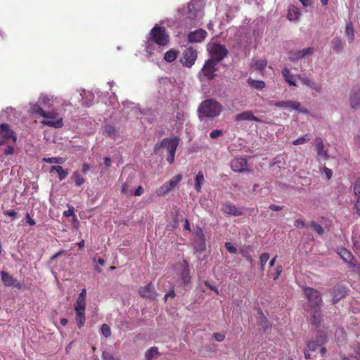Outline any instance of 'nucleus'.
<instances>
[{
  "mask_svg": "<svg viewBox=\"0 0 360 360\" xmlns=\"http://www.w3.org/2000/svg\"><path fill=\"white\" fill-rule=\"evenodd\" d=\"M169 42V36L164 27L155 25L150 30L146 44V51L151 53L154 50V44L159 46H166Z\"/></svg>",
  "mask_w": 360,
  "mask_h": 360,
  "instance_id": "1",
  "label": "nucleus"
},
{
  "mask_svg": "<svg viewBox=\"0 0 360 360\" xmlns=\"http://www.w3.org/2000/svg\"><path fill=\"white\" fill-rule=\"evenodd\" d=\"M223 110L222 105L214 99H206L201 102L198 108L200 120L218 117Z\"/></svg>",
  "mask_w": 360,
  "mask_h": 360,
  "instance_id": "2",
  "label": "nucleus"
},
{
  "mask_svg": "<svg viewBox=\"0 0 360 360\" xmlns=\"http://www.w3.org/2000/svg\"><path fill=\"white\" fill-rule=\"evenodd\" d=\"M180 138L179 136H174L172 138H165L162 139L160 145L156 144L154 147L155 153H157L158 150L162 147L167 150L168 155L166 159L167 162L172 165L174 162V157L176 151V148L180 143Z\"/></svg>",
  "mask_w": 360,
  "mask_h": 360,
  "instance_id": "3",
  "label": "nucleus"
},
{
  "mask_svg": "<svg viewBox=\"0 0 360 360\" xmlns=\"http://www.w3.org/2000/svg\"><path fill=\"white\" fill-rule=\"evenodd\" d=\"M304 295L308 302L306 309L321 307L323 300L321 292L319 290L310 287H306L304 288Z\"/></svg>",
  "mask_w": 360,
  "mask_h": 360,
  "instance_id": "4",
  "label": "nucleus"
},
{
  "mask_svg": "<svg viewBox=\"0 0 360 360\" xmlns=\"http://www.w3.org/2000/svg\"><path fill=\"white\" fill-rule=\"evenodd\" d=\"M42 117L46 119L41 122L44 125L55 128H61L63 126V118L59 117V113L56 110L45 111Z\"/></svg>",
  "mask_w": 360,
  "mask_h": 360,
  "instance_id": "5",
  "label": "nucleus"
},
{
  "mask_svg": "<svg viewBox=\"0 0 360 360\" xmlns=\"http://www.w3.org/2000/svg\"><path fill=\"white\" fill-rule=\"evenodd\" d=\"M198 53L197 49L192 46L185 49L180 58V63L184 67L191 68L197 60Z\"/></svg>",
  "mask_w": 360,
  "mask_h": 360,
  "instance_id": "6",
  "label": "nucleus"
},
{
  "mask_svg": "<svg viewBox=\"0 0 360 360\" xmlns=\"http://www.w3.org/2000/svg\"><path fill=\"white\" fill-rule=\"evenodd\" d=\"M210 53L212 57L210 60H213L214 63H218L227 56L229 51L225 46L214 43L210 47Z\"/></svg>",
  "mask_w": 360,
  "mask_h": 360,
  "instance_id": "7",
  "label": "nucleus"
},
{
  "mask_svg": "<svg viewBox=\"0 0 360 360\" xmlns=\"http://www.w3.org/2000/svg\"><path fill=\"white\" fill-rule=\"evenodd\" d=\"M183 176L179 174L174 176L169 181L165 182L160 188L156 190V194L158 196H163L169 191H172L182 180Z\"/></svg>",
  "mask_w": 360,
  "mask_h": 360,
  "instance_id": "8",
  "label": "nucleus"
},
{
  "mask_svg": "<svg viewBox=\"0 0 360 360\" xmlns=\"http://www.w3.org/2000/svg\"><path fill=\"white\" fill-rule=\"evenodd\" d=\"M0 135L2 137V139L0 141V146L8 143L10 140H12L13 143L16 141V137L8 124H1L0 125Z\"/></svg>",
  "mask_w": 360,
  "mask_h": 360,
  "instance_id": "9",
  "label": "nucleus"
},
{
  "mask_svg": "<svg viewBox=\"0 0 360 360\" xmlns=\"http://www.w3.org/2000/svg\"><path fill=\"white\" fill-rule=\"evenodd\" d=\"M273 105L278 108L293 109L300 112L307 113L308 112L307 109L301 106L298 101H276Z\"/></svg>",
  "mask_w": 360,
  "mask_h": 360,
  "instance_id": "10",
  "label": "nucleus"
},
{
  "mask_svg": "<svg viewBox=\"0 0 360 360\" xmlns=\"http://www.w3.org/2000/svg\"><path fill=\"white\" fill-rule=\"evenodd\" d=\"M217 63L213 60H207L203 65L201 72L207 80H212L216 76L215 72L217 70Z\"/></svg>",
  "mask_w": 360,
  "mask_h": 360,
  "instance_id": "11",
  "label": "nucleus"
},
{
  "mask_svg": "<svg viewBox=\"0 0 360 360\" xmlns=\"http://www.w3.org/2000/svg\"><path fill=\"white\" fill-rule=\"evenodd\" d=\"M50 101L51 99L48 96H41L39 98L38 103H36L33 105V112L36 114H38L39 116L42 117L46 111L44 108H50Z\"/></svg>",
  "mask_w": 360,
  "mask_h": 360,
  "instance_id": "12",
  "label": "nucleus"
},
{
  "mask_svg": "<svg viewBox=\"0 0 360 360\" xmlns=\"http://www.w3.org/2000/svg\"><path fill=\"white\" fill-rule=\"evenodd\" d=\"M197 239L193 242V248L197 252H203L206 249L205 236L202 229L198 228L195 232Z\"/></svg>",
  "mask_w": 360,
  "mask_h": 360,
  "instance_id": "13",
  "label": "nucleus"
},
{
  "mask_svg": "<svg viewBox=\"0 0 360 360\" xmlns=\"http://www.w3.org/2000/svg\"><path fill=\"white\" fill-rule=\"evenodd\" d=\"M221 210L225 214H229L234 217H238L243 214V211L229 201L222 204Z\"/></svg>",
  "mask_w": 360,
  "mask_h": 360,
  "instance_id": "14",
  "label": "nucleus"
},
{
  "mask_svg": "<svg viewBox=\"0 0 360 360\" xmlns=\"http://www.w3.org/2000/svg\"><path fill=\"white\" fill-rule=\"evenodd\" d=\"M207 35V33L205 30L198 29L188 33V41L190 43H200L206 38Z\"/></svg>",
  "mask_w": 360,
  "mask_h": 360,
  "instance_id": "15",
  "label": "nucleus"
},
{
  "mask_svg": "<svg viewBox=\"0 0 360 360\" xmlns=\"http://www.w3.org/2000/svg\"><path fill=\"white\" fill-rule=\"evenodd\" d=\"M314 145L316 147L318 158L328 160L329 158L328 150L325 148L322 139L320 137H316L314 139Z\"/></svg>",
  "mask_w": 360,
  "mask_h": 360,
  "instance_id": "16",
  "label": "nucleus"
},
{
  "mask_svg": "<svg viewBox=\"0 0 360 360\" xmlns=\"http://www.w3.org/2000/svg\"><path fill=\"white\" fill-rule=\"evenodd\" d=\"M231 167L234 172H243L248 171V162L245 158H236L231 162Z\"/></svg>",
  "mask_w": 360,
  "mask_h": 360,
  "instance_id": "17",
  "label": "nucleus"
},
{
  "mask_svg": "<svg viewBox=\"0 0 360 360\" xmlns=\"http://www.w3.org/2000/svg\"><path fill=\"white\" fill-rule=\"evenodd\" d=\"M338 255L342 260L347 263L349 268H354L356 266V263L352 254L346 248H340L338 251Z\"/></svg>",
  "mask_w": 360,
  "mask_h": 360,
  "instance_id": "18",
  "label": "nucleus"
},
{
  "mask_svg": "<svg viewBox=\"0 0 360 360\" xmlns=\"http://www.w3.org/2000/svg\"><path fill=\"white\" fill-rule=\"evenodd\" d=\"M139 294L141 297L155 300L157 294L153 285L150 283L146 286L141 287L139 290Z\"/></svg>",
  "mask_w": 360,
  "mask_h": 360,
  "instance_id": "19",
  "label": "nucleus"
},
{
  "mask_svg": "<svg viewBox=\"0 0 360 360\" xmlns=\"http://www.w3.org/2000/svg\"><path fill=\"white\" fill-rule=\"evenodd\" d=\"M1 281L5 286H13L18 289L21 288V284L15 278H14L13 276L8 274L7 272L1 271Z\"/></svg>",
  "mask_w": 360,
  "mask_h": 360,
  "instance_id": "20",
  "label": "nucleus"
},
{
  "mask_svg": "<svg viewBox=\"0 0 360 360\" xmlns=\"http://www.w3.org/2000/svg\"><path fill=\"white\" fill-rule=\"evenodd\" d=\"M333 295V303H338L341 299L346 295V288L342 285H336L331 290Z\"/></svg>",
  "mask_w": 360,
  "mask_h": 360,
  "instance_id": "21",
  "label": "nucleus"
},
{
  "mask_svg": "<svg viewBox=\"0 0 360 360\" xmlns=\"http://www.w3.org/2000/svg\"><path fill=\"white\" fill-rule=\"evenodd\" d=\"M183 269L181 272L180 280L184 285H188L191 282V276L190 275V268L187 260L184 259L182 262Z\"/></svg>",
  "mask_w": 360,
  "mask_h": 360,
  "instance_id": "22",
  "label": "nucleus"
},
{
  "mask_svg": "<svg viewBox=\"0 0 360 360\" xmlns=\"http://www.w3.org/2000/svg\"><path fill=\"white\" fill-rule=\"evenodd\" d=\"M308 312L310 313L311 318V324L315 326L316 327L320 326L322 322L323 314L321 310V307H317L316 309H306Z\"/></svg>",
  "mask_w": 360,
  "mask_h": 360,
  "instance_id": "23",
  "label": "nucleus"
},
{
  "mask_svg": "<svg viewBox=\"0 0 360 360\" xmlns=\"http://www.w3.org/2000/svg\"><path fill=\"white\" fill-rule=\"evenodd\" d=\"M235 120L236 122H240L243 120H250V121H254L257 122H262V121L258 118L257 117L255 116L253 114V112L251 110H245L240 113L237 114L235 116Z\"/></svg>",
  "mask_w": 360,
  "mask_h": 360,
  "instance_id": "24",
  "label": "nucleus"
},
{
  "mask_svg": "<svg viewBox=\"0 0 360 360\" xmlns=\"http://www.w3.org/2000/svg\"><path fill=\"white\" fill-rule=\"evenodd\" d=\"M349 105L354 110L360 108V87L354 89L350 94Z\"/></svg>",
  "mask_w": 360,
  "mask_h": 360,
  "instance_id": "25",
  "label": "nucleus"
},
{
  "mask_svg": "<svg viewBox=\"0 0 360 360\" xmlns=\"http://www.w3.org/2000/svg\"><path fill=\"white\" fill-rule=\"evenodd\" d=\"M187 8L188 15V18H190L193 22V20H195L198 17V13L200 11V5L197 1L192 0L188 3Z\"/></svg>",
  "mask_w": 360,
  "mask_h": 360,
  "instance_id": "26",
  "label": "nucleus"
},
{
  "mask_svg": "<svg viewBox=\"0 0 360 360\" xmlns=\"http://www.w3.org/2000/svg\"><path fill=\"white\" fill-rule=\"evenodd\" d=\"M103 135L115 141L120 136V133L118 128L111 124H107L104 127Z\"/></svg>",
  "mask_w": 360,
  "mask_h": 360,
  "instance_id": "27",
  "label": "nucleus"
},
{
  "mask_svg": "<svg viewBox=\"0 0 360 360\" xmlns=\"http://www.w3.org/2000/svg\"><path fill=\"white\" fill-rule=\"evenodd\" d=\"M354 192L356 197V202L355 204V212L360 216V180H358L354 186Z\"/></svg>",
  "mask_w": 360,
  "mask_h": 360,
  "instance_id": "28",
  "label": "nucleus"
},
{
  "mask_svg": "<svg viewBox=\"0 0 360 360\" xmlns=\"http://www.w3.org/2000/svg\"><path fill=\"white\" fill-rule=\"evenodd\" d=\"M53 172H56L58 173L60 181L64 180L69 174L68 169H64L60 165L51 167L50 169V173H52Z\"/></svg>",
  "mask_w": 360,
  "mask_h": 360,
  "instance_id": "29",
  "label": "nucleus"
},
{
  "mask_svg": "<svg viewBox=\"0 0 360 360\" xmlns=\"http://www.w3.org/2000/svg\"><path fill=\"white\" fill-rule=\"evenodd\" d=\"M282 75L285 82H288L290 86H296L294 75L291 74L290 70L288 68L283 69Z\"/></svg>",
  "mask_w": 360,
  "mask_h": 360,
  "instance_id": "30",
  "label": "nucleus"
},
{
  "mask_svg": "<svg viewBox=\"0 0 360 360\" xmlns=\"http://www.w3.org/2000/svg\"><path fill=\"white\" fill-rule=\"evenodd\" d=\"M205 182L204 174L202 172H199L195 178V189L197 192L200 193L202 189V186Z\"/></svg>",
  "mask_w": 360,
  "mask_h": 360,
  "instance_id": "31",
  "label": "nucleus"
},
{
  "mask_svg": "<svg viewBox=\"0 0 360 360\" xmlns=\"http://www.w3.org/2000/svg\"><path fill=\"white\" fill-rule=\"evenodd\" d=\"M300 15V10L294 6H291L289 7L288 12V19L290 21L296 20L299 18Z\"/></svg>",
  "mask_w": 360,
  "mask_h": 360,
  "instance_id": "32",
  "label": "nucleus"
},
{
  "mask_svg": "<svg viewBox=\"0 0 360 360\" xmlns=\"http://www.w3.org/2000/svg\"><path fill=\"white\" fill-rule=\"evenodd\" d=\"M248 83L250 86L258 90H262L266 87V83L262 80H255L251 77L248 79Z\"/></svg>",
  "mask_w": 360,
  "mask_h": 360,
  "instance_id": "33",
  "label": "nucleus"
},
{
  "mask_svg": "<svg viewBox=\"0 0 360 360\" xmlns=\"http://www.w3.org/2000/svg\"><path fill=\"white\" fill-rule=\"evenodd\" d=\"M76 317L75 321L79 328H81L86 321L85 311H75Z\"/></svg>",
  "mask_w": 360,
  "mask_h": 360,
  "instance_id": "34",
  "label": "nucleus"
},
{
  "mask_svg": "<svg viewBox=\"0 0 360 360\" xmlns=\"http://www.w3.org/2000/svg\"><path fill=\"white\" fill-rule=\"evenodd\" d=\"M301 80L304 84L311 87L315 91L319 92V93L321 91V86L316 84L315 82L311 80L308 77H302L301 79Z\"/></svg>",
  "mask_w": 360,
  "mask_h": 360,
  "instance_id": "35",
  "label": "nucleus"
},
{
  "mask_svg": "<svg viewBox=\"0 0 360 360\" xmlns=\"http://www.w3.org/2000/svg\"><path fill=\"white\" fill-rule=\"evenodd\" d=\"M179 51L171 49L165 53L164 59L168 63H172L177 58Z\"/></svg>",
  "mask_w": 360,
  "mask_h": 360,
  "instance_id": "36",
  "label": "nucleus"
},
{
  "mask_svg": "<svg viewBox=\"0 0 360 360\" xmlns=\"http://www.w3.org/2000/svg\"><path fill=\"white\" fill-rule=\"evenodd\" d=\"M267 65V60L265 59L257 60L255 62L254 68L263 75V72Z\"/></svg>",
  "mask_w": 360,
  "mask_h": 360,
  "instance_id": "37",
  "label": "nucleus"
},
{
  "mask_svg": "<svg viewBox=\"0 0 360 360\" xmlns=\"http://www.w3.org/2000/svg\"><path fill=\"white\" fill-rule=\"evenodd\" d=\"M333 48L335 51H340L343 49L342 40L340 37H335L332 40Z\"/></svg>",
  "mask_w": 360,
  "mask_h": 360,
  "instance_id": "38",
  "label": "nucleus"
},
{
  "mask_svg": "<svg viewBox=\"0 0 360 360\" xmlns=\"http://www.w3.org/2000/svg\"><path fill=\"white\" fill-rule=\"evenodd\" d=\"M345 34L349 42L353 41L354 38V30L351 23H347L345 27Z\"/></svg>",
  "mask_w": 360,
  "mask_h": 360,
  "instance_id": "39",
  "label": "nucleus"
},
{
  "mask_svg": "<svg viewBox=\"0 0 360 360\" xmlns=\"http://www.w3.org/2000/svg\"><path fill=\"white\" fill-rule=\"evenodd\" d=\"M160 353L158 349L156 347H152L150 349L146 351V358L147 360H152L154 356H159Z\"/></svg>",
  "mask_w": 360,
  "mask_h": 360,
  "instance_id": "40",
  "label": "nucleus"
},
{
  "mask_svg": "<svg viewBox=\"0 0 360 360\" xmlns=\"http://www.w3.org/2000/svg\"><path fill=\"white\" fill-rule=\"evenodd\" d=\"M86 309V302L85 300H82V298H77L76 304L75 305V311H85Z\"/></svg>",
  "mask_w": 360,
  "mask_h": 360,
  "instance_id": "41",
  "label": "nucleus"
},
{
  "mask_svg": "<svg viewBox=\"0 0 360 360\" xmlns=\"http://www.w3.org/2000/svg\"><path fill=\"white\" fill-rule=\"evenodd\" d=\"M43 161L49 164H61L63 162V159L60 157L44 158Z\"/></svg>",
  "mask_w": 360,
  "mask_h": 360,
  "instance_id": "42",
  "label": "nucleus"
},
{
  "mask_svg": "<svg viewBox=\"0 0 360 360\" xmlns=\"http://www.w3.org/2000/svg\"><path fill=\"white\" fill-rule=\"evenodd\" d=\"M311 139V135L309 134H306L304 136L300 137L295 140L292 143L293 145H301L304 143L306 141H309Z\"/></svg>",
  "mask_w": 360,
  "mask_h": 360,
  "instance_id": "43",
  "label": "nucleus"
},
{
  "mask_svg": "<svg viewBox=\"0 0 360 360\" xmlns=\"http://www.w3.org/2000/svg\"><path fill=\"white\" fill-rule=\"evenodd\" d=\"M310 224H311V229L314 231H316L318 234L321 235L323 233L324 231L321 224L316 223L314 221H311Z\"/></svg>",
  "mask_w": 360,
  "mask_h": 360,
  "instance_id": "44",
  "label": "nucleus"
},
{
  "mask_svg": "<svg viewBox=\"0 0 360 360\" xmlns=\"http://www.w3.org/2000/svg\"><path fill=\"white\" fill-rule=\"evenodd\" d=\"M269 253L264 252L261 255V256L259 257V260H260V269L262 271H264V266H265L266 263L267 262V261L269 260Z\"/></svg>",
  "mask_w": 360,
  "mask_h": 360,
  "instance_id": "45",
  "label": "nucleus"
},
{
  "mask_svg": "<svg viewBox=\"0 0 360 360\" xmlns=\"http://www.w3.org/2000/svg\"><path fill=\"white\" fill-rule=\"evenodd\" d=\"M72 178L77 186H80L84 183V179L77 172L73 173Z\"/></svg>",
  "mask_w": 360,
  "mask_h": 360,
  "instance_id": "46",
  "label": "nucleus"
},
{
  "mask_svg": "<svg viewBox=\"0 0 360 360\" xmlns=\"http://www.w3.org/2000/svg\"><path fill=\"white\" fill-rule=\"evenodd\" d=\"M101 331L105 338H109L111 335V329L110 326L105 323L101 326Z\"/></svg>",
  "mask_w": 360,
  "mask_h": 360,
  "instance_id": "47",
  "label": "nucleus"
},
{
  "mask_svg": "<svg viewBox=\"0 0 360 360\" xmlns=\"http://www.w3.org/2000/svg\"><path fill=\"white\" fill-rule=\"evenodd\" d=\"M320 346L321 344L318 341H309L307 342V349L311 352L316 351Z\"/></svg>",
  "mask_w": 360,
  "mask_h": 360,
  "instance_id": "48",
  "label": "nucleus"
},
{
  "mask_svg": "<svg viewBox=\"0 0 360 360\" xmlns=\"http://www.w3.org/2000/svg\"><path fill=\"white\" fill-rule=\"evenodd\" d=\"M102 358L103 360H119L116 359L112 354L107 351H103L102 352Z\"/></svg>",
  "mask_w": 360,
  "mask_h": 360,
  "instance_id": "49",
  "label": "nucleus"
},
{
  "mask_svg": "<svg viewBox=\"0 0 360 360\" xmlns=\"http://www.w3.org/2000/svg\"><path fill=\"white\" fill-rule=\"evenodd\" d=\"M303 56L302 55V53L300 51H297L295 52H294L293 53L291 54V56L289 57V59L291 60V61H295V60H297L299 59H301L302 58Z\"/></svg>",
  "mask_w": 360,
  "mask_h": 360,
  "instance_id": "50",
  "label": "nucleus"
},
{
  "mask_svg": "<svg viewBox=\"0 0 360 360\" xmlns=\"http://www.w3.org/2000/svg\"><path fill=\"white\" fill-rule=\"evenodd\" d=\"M225 248L231 254H236L237 249L233 244L230 242L225 243Z\"/></svg>",
  "mask_w": 360,
  "mask_h": 360,
  "instance_id": "51",
  "label": "nucleus"
},
{
  "mask_svg": "<svg viewBox=\"0 0 360 360\" xmlns=\"http://www.w3.org/2000/svg\"><path fill=\"white\" fill-rule=\"evenodd\" d=\"M223 134L222 131L220 129H214L210 133V136L211 139H217L221 136Z\"/></svg>",
  "mask_w": 360,
  "mask_h": 360,
  "instance_id": "52",
  "label": "nucleus"
},
{
  "mask_svg": "<svg viewBox=\"0 0 360 360\" xmlns=\"http://www.w3.org/2000/svg\"><path fill=\"white\" fill-rule=\"evenodd\" d=\"M63 216L65 217H72L75 214V208L73 206H68V210L63 212Z\"/></svg>",
  "mask_w": 360,
  "mask_h": 360,
  "instance_id": "53",
  "label": "nucleus"
},
{
  "mask_svg": "<svg viewBox=\"0 0 360 360\" xmlns=\"http://www.w3.org/2000/svg\"><path fill=\"white\" fill-rule=\"evenodd\" d=\"M294 226L297 229H303L306 224L305 222L300 219H296L294 222Z\"/></svg>",
  "mask_w": 360,
  "mask_h": 360,
  "instance_id": "54",
  "label": "nucleus"
},
{
  "mask_svg": "<svg viewBox=\"0 0 360 360\" xmlns=\"http://www.w3.org/2000/svg\"><path fill=\"white\" fill-rule=\"evenodd\" d=\"M213 337L217 342H222L225 339V335L220 333H214Z\"/></svg>",
  "mask_w": 360,
  "mask_h": 360,
  "instance_id": "55",
  "label": "nucleus"
},
{
  "mask_svg": "<svg viewBox=\"0 0 360 360\" xmlns=\"http://www.w3.org/2000/svg\"><path fill=\"white\" fill-rule=\"evenodd\" d=\"M302 55L303 57H304L307 55L312 54L314 53V49L311 47L305 48L302 50H300Z\"/></svg>",
  "mask_w": 360,
  "mask_h": 360,
  "instance_id": "56",
  "label": "nucleus"
},
{
  "mask_svg": "<svg viewBox=\"0 0 360 360\" xmlns=\"http://www.w3.org/2000/svg\"><path fill=\"white\" fill-rule=\"evenodd\" d=\"M276 274L274 276V281H276L278 277L280 276V275L282 273V271H283V267L281 265H278L276 266Z\"/></svg>",
  "mask_w": 360,
  "mask_h": 360,
  "instance_id": "57",
  "label": "nucleus"
},
{
  "mask_svg": "<svg viewBox=\"0 0 360 360\" xmlns=\"http://www.w3.org/2000/svg\"><path fill=\"white\" fill-rule=\"evenodd\" d=\"M14 153V148L12 146H7L4 150V154L6 155H12Z\"/></svg>",
  "mask_w": 360,
  "mask_h": 360,
  "instance_id": "58",
  "label": "nucleus"
},
{
  "mask_svg": "<svg viewBox=\"0 0 360 360\" xmlns=\"http://www.w3.org/2000/svg\"><path fill=\"white\" fill-rule=\"evenodd\" d=\"M323 171H324V173L326 174V175L327 176V179H331L332 175H333V171L330 169H329V168H328L326 167H323Z\"/></svg>",
  "mask_w": 360,
  "mask_h": 360,
  "instance_id": "59",
  "label": "nucleus"
},
{
  "mask_svg": "<svg viewBox=\"0 0 360 360\" xmlns=\"http://www.w3.org/2000/svg\"><path fill=\"white\" fill-rule=\"evenodd\" d=\"M4 214L15 218L17 216V212L13 210H11L5 211Z\"/></svg>",
  "mask_w": 360,
  "mask_h": 360,
  "instance_id": "60",
  "label": "nucleus"
},
{
  "mask_svg": "<svg viewBox=\"0 0 360 360\" xmlns=\"http://www.w3.org/2000/svg\"><path fill=\"white\" fill-rule=\"evenodd\" d=\"M143 188H142L141 186H138V188L135 190L134 193V195L135 196H140L143 194Z\"/></svg>",
  "mask_w": 360,
  "mask_h": 360,
  "instance_id": "61",
  "label": "nucleus"
},
{
  "mask_svg": "<svg viewBox=\"0 0 360 360\" xmlns=\"http://www.w3.org/2000/svg\"><path fill=\"white\" fill-rule=\"evenodd\" d=\"M129 188V185L126 182L122 184L121 188V192L123 194H127Z\"/></svg>",
  "mask_w": 360,
  "mask_h": 360,
  "instance_id": "62",
  "label": "nucleus"
},
{
  "mask_svg": "<svg viewBox=\"0 0 360 360\" xmlns=\"http://www.w3.org/2000/svg\"><path fill=\"white\" fill-rule=\"evenodd\" d=\"M26 220H27V223L30 226H34L35 224V221L31 218V217L30 216L29 214H27L26 215Z\"/></svg>",
  "mask_w": 360,
  "mask_h": 360,
  "instance_id": "63",
  "label": "nucleus"
},
{
  "mask_svg": "<svg viewBox=\"0 0 360 360\" xmlns=\"http://www.w3.org/2000/svg\"><path fill=\"white\" fill-rule=\"evenodd\" d=\"M269 209L273 211H280L283 209V207L276 205H271Z\"/></svg>",
  "mask_w": 360,
  "mask_h": 360,
  "instance_id": "64",
  "label": "nucleus"
}]
</instances>
